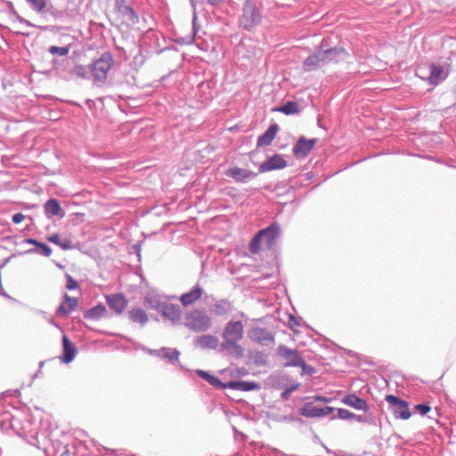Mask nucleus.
I'll list each match as a JSON object with an SVG mask.
<instances>
[{
    "label": "nucleus",
    "instance_id": "1",
    "mask_svg": "<svg viewBox=\"0 0 456 456\" xmlns=\"http://www.w3.org/2000/svg\"><path fill=\"white\" fill-rule=\"evenodd\" d=\"M114 11L117 18L126 28H134L140 21V17L127 0H115Z\"/></svg>",
    "mask_w": 456,
    "mask_h": 456
},
{
    "label": "nucleus",
    "instance_id": "2",
    "mask_svg": "<svg viewBox=\"0 0 456 456\" xmlns=\"http://www.w3.org/2000/svg\"><path fill=\"white\" fill-rule=\"evenodd\" d=\"M262 20V15L255 2L246 0L243 4L242 14L240 18V25L250 30L256 26L259 25Z\"/></svg>",
    "mask_w": 456,
    "mask_h": 456
},
{
    "label": "nucleus",
    "instance_id": "3",
    "mask_svg": "<svg viewBox=\"0 0 456 456\" xmlns=\"http://www.w3.org/2000/svg\"><path fill=\"white\" fill-rule=\"evenodd\" d=\"M184 324L191 330L203 332L211 327V319L205 312L194 309L186 314Z\"/></svg>",
    "mask_w": 456,
    "mask_h": 456
},
{
    "label": "nucleus",
    "instance_id": "4",
    "mask_svg": "<svg viewBox=\"0 0 456 456\" xmlns=\"http://www.w3.org/2000/svg\"><path fill=\"white\" fill-rule=\"evenodd\" d=\"M114 60L110 53H103L91 65V72L94 80L104 82L107 78L108 72L112 68Z\"/></svg>",
    "mask_w": 456,
    "mask_h": 456
},
{
    "label": "nucleus",
    "instance_id": "5",
    "mask_svg": "<svg viewBox=\"0 0 456 456\" xmlns=\"http://www.w3.org/2000/svg\"><path fill=\"white\" fill-rule=\"evenodd\" d=\"M279 357L285 361L286 367H300L303 371H306V368L312 370V367L305 362L304 358L297 350L290 349L284 345H280L277 348Z\"/></svg>",
    "mask_w": 456,
    "mask_h": 456
},
{
    "label": "nucleus",
    "instance_id": "6",
    "mask_svg": "<svg viewBox=\"0 0 456 456\" xmlns=\"http://www.w3.org/2000/svg\"><path fill=\"white\" fill-rule=\"evenodd\" d=\"M328 46L327 41L322 39L320 46L312 54H310L303 62V69L305 72L315 70L316 69L329 64L325 47Z\"/></svg>",
    "mask_w": 456,
    "mask_h": 456
},
{
    "label": "nucleus",
    "instance_id": "7",
    "mask_svg": "<svg viewBox=\"0 0 456 456\" xmlns=\"http://www.w3.org/2000/svg\"><path fill=\"white\" fill-rule=\"evenodd\" d=\"M386 401L391 406L392 411L395 418L402 419H408L411 418V413L409 410V404L406 401L393 395H387Z\"/></svg>",
    "mask_w": 456,
    "mask_h": 456
},
{
    "label": "nucleus",
    "instance_id": "8",
    "mask_svg": "<svg viewBox=\"0 0 456 456\" xmlns=\"http://www.w3.org/2000/svg\"><path fill=\"white\" fill-rule=\"evenodd\" d=\"M47 7L43 13L51 14L58 20L69 15V0H46Z\"/></svg>",
    "mask_w": 456,
    "mask_h": 456
},
{
    "label": "nucleus",
    "instance_id": "9",
    "mask_svg": "<svg viewBox=\"0 0 456 456\" xmlns=\"http://www.w3.org/2000/svg\"><path fill=\"white\" fill-rule=\"evenodd\" d=\"M151 307L157 309L161 313V314L172 321L173 322H179L182 317V311L178 305L163 303V304H151Z\"/></svg>",
    "mask_w": 456,
    "mask_h": 456
},
{
    "label": "nucleus",
    "instance_id": "10",
    "mask_svg": "<svg viewBox=\"0 0 456 456\" xmlns=\"http://www.w3.org/2000/svg\"><path fill=\"white\" fill-rule=\"evenodd\" d=\"M316 139L300 137L293 147V153L297 158H305L316 144Z\"/></svg>",
    "mask_w": 456,
    "mask_h": 456
},
{
    "label": "nucleus",
    "instance_id": "11",
    "mask_svg": "<svg viewBox=\"0 0 456 456\" xmlns=\"http://www.w3.org/2000/svg\"><path fill=\"white\" fill-rule=\"evenodd\" d=\"M244 329L241 322H230L224 331V340H238L243 338Z\"/></svg>",
    "mask_w": 456,
    "mask_h": 456
},
{
    "label": "nucleus",
    "instance_id": "12",
    "mask_svg": "<svg viewBox=\"0 0 456 456\" xmlns=\"http://www.w3.org/2000/svg\"><path fill=\"white\" fill-rule=\"evenodd\" d=\"M334 411L333 407L326 406V407H318L315 405H313L312 403H308L305 405V407L302 409V414L305 417L309 418H315V417H322V416H327L331 414Z\"/></svg>",
    "mask_w": 456,
    "mask_h": 456
},
{
    "label": "nucleus",
    "instance_id": "13",
    "mask_svg": "<svg viewBox=\"0 0 456 456\" xmlns=\"http://www.w3.org/2000/svg\"><path fill=\"white\" fill-rule=\"evenodd\" d=\"M428 79L429 84L431 85H437L441 81L444 80L445 77H447V74H445L444 68L440 65L431 63L430 65H428Z\"/></svg>",
    "mask_w": 456,
    "mask_h": 456
},
{
    "label": "nucleus",
    "instance_id": "14",
    "mask_svg": "<svg viewBox=\"0 0 456 456\" xmlns=\"http://www.w3.org/2000/svg\"><path fill=\"white\" fill-rule=\"evenodd\" d=\"M107 303L110 307L117 314H122L127 305V300L121 294H116L107 297Z\"/></svg>",
    "mask_w": 456,
    "mask_h": 456
},
{
    "label": "nucleus",
    "instance_id": "15",
    "mask_svg": "<svg viewBox=\"0 0 456 456\" xmlns=\"http://www.w3.org/2000/svg\"><path fill=\"white\" fill-rule=\"evenodd\" d=\"M248 337L251 340L257 343L273 341V335L264 328H254L248 331Z\"/></svg>",
    "mask_w": 456,
    "mask_h": 456
},
{
    "label": "nucleus",
    "instance_id": "16",
    "mask_svg": "<svg viewBox=\"0 0 456 456\" xmlns=\"http://www.w3.org/2000/svg\"><path fill=\"white\" fill-rule=\"evenodd\" d=\"M287 166L286 160L281 155L275 154L270 158L267 161L264 162L261 167V171H271L274 169H281Z\"/></svg>",
    "mask_w": 456,
    "mask_h": 456
},
{
    "label": "nucleus",
    "instance_id": "17",
    "mask_svg": "<svg viewBox=\"0 0 456 456\" xmlns=\"http://www.w3.org/2000/svg\"><path fill=\"white\" fill-rule=\"evenodd\" d=\"M63 354L60 357L64 363L70 362L76 355L77 349L66 335L62 336Z\"/></svg>",
    "mask_w": 456,
    "mask_h": 456
},
{
    "label": "nucleus",
    "instance_id": "18",
    "mask_svg": "<svg viewBox=\"0 0 456 456\" xmlns=\"http://www.w3.org/2000/svg\"><path fill=\"white\" fill-rule=\"evenodd\" d=\"M260 235L263 237V241H265L268 247H271L280 235V227L277 224H272L261 230Z\"/></svg>",
    "mask_w": 456,
    "mask_h": 456
},
{
    "label": "nucleus",
    "instance_id": "19",
    "mask_svg": "<svg viewBox=\"0 0 456 456\" xmlns=\"http://www.w3.org/2000/svg\"><path fill=\"white\" fill-rule=\"evenodd\" d=\"M203 294V289L197 284L191 291L181 295L180 301L184 306H188L199 300Z\"/></svg>",
    "mask_w": 456,
    "mask_h": 456
},
{
    "label": "nucleus",
    "instance_id": "20",
    "mask_svg": "<svg viewBox=\"0 0 456 456\" xmlns=\"http://www.w3.org/2000/svg\"><path fill=\"white\" fill-rule=\"evenodd\" d=\"M325 52L327 54V59H328L329 63L338 62L341 60H344L346 57L348 56V53L342 46H334V47H330V48H328L326 46Z\"/></svg>",
    "mask_w": 456,
    "mask_h": 456
},
{
    "label": "nucleus",
    "instance_id": "21",
    "mask_svg": "<svg viewBox=\"0 0 456 456\" xmlns=\"http://www.w3.org/2000/svg\"><path fill=\"white\" fill-rule=\"evenodd\" d=\"M278 131L279 126L277 124L271 125L269 128L262 135L258 137L257 147L270 145L273 139L275 138Z\"/></svg>",
    "mask_w": 456,
    "mask_h": 456
},
{
    "label": "nucleus",
    "instance_id": "22",
    "mask_svg": "<svg viewBox=\"0 0 456 456\" xmlns=\"http://www.w3.org/2000/svg\"><path fill=\"white\" fill-rule=\"evenodd\" d=\"M342 403L356 410L367 411L368 404L365 400L351 394L342 398Z\"/></svg>",
    "mask_w": 456,
    "mask_h": 456
},
{
    "label": "nucleus",
    "instance_id": "23",
    "mask_svg": "<svg viewBox=\"0 0 456 456\" xmlns=\"http://www.w3.org/2000/svg\"><path fill=\"white\" fill-rule=\"evenodd\" d=\"M77 305L78 302L76 297H71L66 294L64 297V302L59 306L57 310L58 314L61 315H68L77 308Z\"/></svg>",
    "mask_w": 456,
    "mask_h": 456
},
{
    "label": "nucleus",
    "instance_id": "24",
    "mask_svg": "<svg viewBox=\"0 0 456 456\" xmlns=\"http://www.w3.org/2000/svg\"><path fill=\"white\" fill-rule=\"evenodd\" d=\"M237 342L238 340H224L222 343V347L237 358H241L244 355V349Z\"/></svg>",
    "mask_w": 456,
    "mask_h": 456
},
{
    "label": "nucleus",
    "instance_id": "25",
    "mask_svg": "<svg viewBox=\"0 0 456 456\" xmlns=\"http://www.w3.org/2000/svg\"><path fill=\"white\" fill-rule=\"evenodd\" d=\"M47 240L53 244L58 245L63 250H69L73 248L72 241L69 239H68V238L61 239L60 234H58V233H53V234L48 236Z\"/></svg>",
    "mask_w": 456,
    "mask_h": 456
},
{
    "label": "nucleus",
    "instance_id": "26",
    "mask_svg": "<svg viewBox=\"0 0 456 456\" xmlns=\"http://www.w3.org/2000/svg\"><path fill=\"white\" fill-rule=\"evenodd\" d=\"M226 175L238 182H242L251 175V172L240 167H232L226 171Z\"/></svg>",
    "mask_w": 456,
    "mask_h": 456
},
{
    "label": "nucleus",
    "instance_id": "27",
    "mask_svg": "<svg viewBox=\"0 0 456 456\" xmlns=\"http://www.w3.org/2000/svg\"><path fill=\"white\" fill-rule=\"evenodd\" d=\"M226 387L241 391H250L258 388V386L255 382L231 381L226 385Z\"/></svg>",
    "mask_w": 456,
    "mask_h": 456
},
{
    "label": "nucleus",
    "instance_id": "28",
    "mask_svg": "<svg viewBox=\"0 0 456 456\" xmlns=\"http://www.w3.org/2000/svg\"><path fill=\"white\" fill-rule=\"evenodd\" d=\"M272 111H279L284 114H296L299 112L298 104L296 102H287L280 107L273 108Z\"/></svg>",
    "mask_w": 456,
    "mask_h": 456
},
{
    "label": "nucleus",
    "instance_id": "29",
    "mask_svg": "<svg viewBox=\"0 0 456 456\" xmlns=\"http://www.w3.org/2000/svg\"><path fill=\"white\" fill-rule=\"evenodd\" d=\"M130 319L141 324H145L148 322V316L146 313L141 308H134L129 312Z\"/></svg>",
    "mask_w": 456,
    "mask_h": 456
},
{
    "label": "nucleus",
    "instance_id": "30",
    "mask_svg": "<svg viewBox=\"0 0 456 456\" xmlns=\"http://www.w3.org/2000/svg\"><path fill=\"white\" fill-rule=\"evenodd\" d=\"M197 374L204 379L205 380H207L209 384L216 387H220V388H225L226 387V385L224 384L223 382H221L217 378L210 375L209 373H208L207 371H204V370H197Z\"/></svg>",
    "mask_w": 456,
    "mask_h": 456
},
{
    "label": "nucleus",
    "instance_id": "31",
    "mask_svg": "<svg viewBox=\"0 0 456 456\" xmlns=\"http://www.w3.org/2000/svg\"><path fill=\"white\" fill-rule=\"evenodd\" d=\"M45 210L52 216H59L61 211V207L57 200L51 199L45 204Z\"/></svg>",
    "mask_w": 456,
    "mask_h": 456
},
{
    "label": "nucleus",
    "instance_id": "32",
    "mask_svg": "<svg viewBox=\"0 0 456 456\" xmlns=\"http://www.w3.org/2000/svg\"><path fill=\"white\" fill-rule=\"evenodd\" d=\"M29 7L38 12L43 13L47 7L46 0H26Z\"/></svg>",
    "mask_w": 456,
    "mask_h": 456
},
{
    "label": "nucleus",
    "instance_id": "33",
    "mask_svg": "<svg viewBox=\"0 0 456 456\" xmlns=\"http://www.w3.org/2000/svg\"><path fill=\"white\" fill-rule=\"evenodd\" d=\"M70 47V45H67L65 46L51 45L48 48V52L53 55L66 56L69 53Z\"/></svg>",
    "mask_w": 456,
    "mask_h": 456
},
{
    "label": "nucleus",
    "instance_id": "34",
    "mask_svg": "<svg viewBox=\"0 0 456 456\" xmlns=\"http://www.w3.org/2000/svg\"><path fill=\"white\" fill-rule=\"evenodd\" d=\"M179 354H180L176 349H172V348L163 347L159 351L160 356H162L163 358L171 360V361L177 360L179 357Z\"/></svg>",
    "mask_w": 456,
    "mask_h": 456
},
{
    "label": "nucleus",
    "instance_id": "35",
    "mask_svg": "<svg viewBox=\"0 0 456 456\" xmlns=\"http://www.w3.org/2000/svg\"><path fill=\"white\" fill-rule=\"evenodd\" d=\"M106 313V308L104 305H99L92 309H90L88 315L92 318H100L103 316Z\"/></svg>",
    "mask_w": 456,
    "mask_h": 456
},
{
    "label": "nucleus",
    "instance_id": "36",
    "mask_svg": "<svg viewBox=\"0 0 456 456\" xmlns=\"http://www.w3.org/2000/svg\"><path fill=\"white\" fill-rule=\"evenodd\" d=\"M263 240L262 235H260V231L256 234L250 243V251L252 253H256L260 248V243Z\"/></svg>",
    "mask_w": 456,
    "mask_h": 456
},
{
    "label": "nucleus",
    "instance_id": "37",
    "mask_svg": "<svg viewBox=\"0 0 456 456\" xmlns=\"http://www.w3.org/2000/svg\"><path fill=\"white\" fill-rule=\"evenodd\" d=\"M216 338L211 335L204 336L199 339L201 345L214 346L216 344Z\"/></svg>",
    "mask_w": 456,
    "mask_h": 456
},
{
    "label": "nucleus",
    "instance_id": "38",
    "mask_svg": "<svg viewBox=\"0 0 456 456\" xmlns=\"http://www.w3.org/2000/svg\"><path fill=\"white\" fill-rule=\"evenodd\" d=\"M338 416L341 419H351L355 417V415L353 412L346 409H338Z\"/></svg>",
    "mask_w": 456,
    "mask_h": 456
},
{
    "label": "nucleus",
    "instance_id": "39",
    "mask_svg": "<svg viewBox=\"0 0 456 456\" xmlns=\"http://www.w3.org/2000/svg\"><path fill=\"white\" fill-rule=\"evenodd\" d=\"M39 248V253L45 256H50L52 255V249L49 246L45 243H40L37 247Z\"/></svg>",
    "mask_w": 456,
    "mask_h": 456
},
{
    "label": "nucleus",
    "instance_id": "40",
    "mask_svg": "<svg viewBox=\"0 0 456 456\" xmlns=\"http://www.w3.org/2000/svg\"><path fill=\"white\" fill-rule=\"evenodd\" d=\"M78 287L77 281L73 279L70 275L67 274L66 288L69 290L76 289Z\"/></svg>",
    "mask_w": 456,
    "mask_h": 456
},
{
    "label": "nucleus",
    "instance_id": "41",
    "mask_svg": "<svg viewBox=\"0 0 456 456\" xmlns=\"http://www.w3.org/2000/svg\"><path fill=\"white\" fill-rule=\"evenodd\" d=\"M415 409H416V410H417L420 414L425 415V414H427L428 412H429V411H430L431 407H430L429 405H428V404H424V403H422V404H417V405L415 406Z\"/></svg>",
    "mask_w": 456,
    "mask_h": 456
},
{
    "label": "nucleus",
    "instance_id": "42",
    "mask_svg": "<svg viewBox=\"0 0 456 456\" xmlns=\"http://www.w3.org/2000/svg\"><path fill=\"white\" fill-rule=\"evenodd\" d=\"M145 303H146L149 306H151V304H162V303L159 300V298H158L156 296H154V295H148V296H146V297H145Z\"/></svg>",
    "mask_w": 456,
    "mask_h": 456
},
{
    "label": "nucleus",
    "instance_id": "43",
    "mask_svg": "<svg viewBox=\"0 0 456 456\" xmlns=\"http://www.w3.org/2000/svg\"><path fill=\"white\" fill-rule=\"evenodd\" d=\"M25 219V216L22 213H17L12 216V221L15 224H20Z\"/></svg>",
    "mask_w": 456,
    "mask_h": 456
},
{
    "label": "nucleus",
    "instance_id": "44",
    "mask_svg": "<svg viewBox=\"0 0 456 456\" xmlns=\"http://www.w3.org/2000/svg\"><path fill=\"white\" fill-rule=\"evenodd\" d=\"M75 72L77 76L85 77L86 69L83 66H77L75 68Z\"/></svg>",
    "mask_w": 456,
    "mask_h": 456
},
{
    "label": "nucleus",
    "instance_id": "45",
    "mask_svg": "<svg viewBox=\"0 0 456 456\" xmlns=\"http://www.w3.org/2000/svg\"><path fill=\"white\" fill-rule=\"evenodd\" d=\"M25 242H26L27 244H29V245H35V246H37V247H38V246H39V244L41 243V242L37 241V240H35V239H27V240H25Z\"/></svg>",
    "mask_w": 456,
    "mask_h": 456
},
{
    "label": "nucleus",
    "instance_id": "46",
    "mask_svg": "<svg viewBox=\"0 0 456 456\" xmlns=\"http://www.w3.org/2000/svg\"><path fill=\"white\" fill-rule=\"evenodd\" d=\"M315 400L325 402V403H329L330 401L329 398L323 397V396H317V397H315Z\"/></svg>",
    "mask_w": 456,
    "mask_h": 456
},
{
    "label": "nucleus",
    "instance_id": "47",
    "mask_svg": "<svg viewBox=\"0 0 456 456\" xmlns=\"http://www.w3.org/2000/svg\"><path fill=\"white\" fill-rule=\"evenodd\" d=\"M222 1L223 0H208V4H211V5H217Z\"/></svg>",
    "mask_w": 456,
    "mask_h": 456
},
{
    "label": "nucleus",
    "instance_id": "48",
    "mask_svg": "<svg viewBox=\"0 0 456 456\" xmlns=\"http://www.w3.org/2000/svg\"><path fill=\"white\" fill-rule=\"evenodd\" d=\"M19 20H20V21H21V22L26 23L28 26H32V24H31L29 21L26 20H25V19H23V18H20H20H19Z\"/></svg>",
    "mask_w": 456,
    "mask_h": 456
},
{
    "label": "nucleus",
    "instance_id": "49",
    "mask_svg": "<svg viewBox=\"0 0 456 456\" xmlns=\"http://www.w3.org/2000/svg\"><path fill=\"white\" fill-rule=\"evenodd\" d=\"M289 394V391L287 389L286 391H284L281 395L282 398L284 399H287L288 398V395Z\"/></svg>",
    "mask_w": 456,
    "mask_h": 456
},
{
    "label": "nucleus",
    "instance_id": "50",
    "mask_svg": "<svg viewBox=\"0 0 456 456\" xmlns=\"http://www.w3.org/2000/svg\"><path fill=\"white\" fill-rule=\"evenodd\" d=\"M195 20H196V16H194V18H193V32H194V35L196 34V31H197L196 26H195Z\"/></svg>",
    "mask_w": 456,
    "mask_h": 456
},
{
    "label": "nucleus",
    "instance_id": "51",
    "mask_svg": "<svg viewBox=\"0 0 456 456\" xmlns=\"http://www.w3.org/2000/svg\"><path fill=\"white\" fill-rule=\"evenodd\" d=\"M292 322L297 324L296 319L293 316L290 317V321H289V324H290L291 328H292Z\"/></svg>",
    "mask_w": 456,
    "mask_h": 456
},
{
    "label": "nucleus",
    "instance_id": "52",
    "mask_svg": "<svg viewBox=\"0 0 456 456\" xmlns=\"http://www.w3.org/2000/svg\"><path fill=\"white\" fill-rule=\"evenodd\" d=\"M304 373H313L314 372V369L312 368V370H310L309 368H306V371H303Z\"/></svg>",
    "mask_w": 456,
    "mask_h": 456
},
{
    "label": "nucleus",
    "instance_id": "53",
    "mask_svg": "<svg viewBox=\"0 0 456 456\" xmlns=\"http://www.w3.org/2000/svg\"><path fill=\"white\" fill-rule=\"evenodd\" d=\"M297 387H298V386L297 385V386H295V387H291V388H289L288 390H289V393H290L291 391H293V390L297 389Z\"/></svg>",
    "mask_w": 456,
    "mask_h": 456
}]
</instances>
